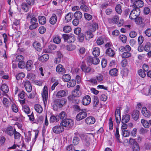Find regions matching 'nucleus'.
<instances>
[{
  "instance_id": "1",
  "label": "nucleus",
  "mask_w": 151,
  "mask_h": 151,
  "mask_svg": "<svg viewBox=\"0 0 151 151\" xmlns=\"http://www.w3.org/2000/svg\"><path fill=\"white\" fill-rule=\"evenodd\" d=\"M131 47L129 45H126L125 46H121L119 49V52H123L121 56L123 58L126 59L131 57L132 54L129 52L131 50Z\"/></svg>"
},
{
  "instance_id": "2",
  "label": "nucleus",
  "mask_w": 151,
  "mask_h": 151,
  "mask_svg": "<svg viewBox=\"0 0 151 151\" xmlns=\"http://www.w3.org/2000/svg\"><path fill=\"white\" fill-rule=\"evenodd\" d=\"M60 124L63 127H65L69 128L73 126V122L71 119H66L63 120L60 123Z\"/></svg>"
},
{
  "instance_id": "3",
  "label": "nucleus",
  "mask_w": 151,
  "mask_h": 151,
  "mask_svg": "<svg viewBox=\"0 0 151 151\" xmlns=\"http://www.w3.org/2000/svg\"><path fill=\"white\" fill-rule=\"evenodd\" d=\"M87 60L88 63L89 65L92 64L97 65L100 62L99 58L95 57H92L91 56H88L87 58Z\"/></svg>"
},
{
  "instance_id": "4",
  "label": "nucleus",
  "mask_w": 151,
  "mask_h": 151,
  "mask_svg": "<svg viewBox=\"0 0 151 151\" xmlns=\"http://www.w3.org/2000/svg\"><path fill=\"white\" fill-rule=\"evenodd\" d=\"M42 96L44 106L45 107L47 105V87L46 86H44L43 91L42 92Z\"/></svg>"
},
{
  "instance_id": "5",
  "label": "nucleus",
  "mask_w": 151,
  "mask_h": 151,
  "mask_svg": "<svg viewBox=\"0 0 151 151\" xmlns=\"http://www.w3.org/2000/svg\"><path fill=\"white\" fill-rule=\"evenodd\" d=\"M80 112L76 116V119L77 121H80L85 118L87 115V112L84 111Z\"/></svg>"
},
{
  "instance_id": "6",
  "label": "nucleus",
  "mask_w": 151,
  "mask_h": 151,
  "mask_svg": "<svg viewBox=\"0 0 151 151\" xmlns=\"http://www.w3.org/2000/svg\"><path fill=\"white\" fill-rule=\"evenodd\" d=\"M91 101L90 97L88 95L83 97L82 100V104L85 106H87L89 104Z\"/></svg>"
},
{
  "instance_id": "7",
  "label": "nucleus",
  "mask_w": 151,
  "mask_h": 151,
  "mask_svg": "<svg viewBox=\"0 0 151 151\" xmlns=\"http://www.w3.org/2000/svg\"><path fill=\"white\" fill-rule=\"evenodd\" d=\"M52 130L53 132L57 134L60 133L64 130V128L61 125L56 126L53 127Z\"/></svg>"
},
{
  "instance_id": "8",
  "label": "nucleus",
  "mask_w": 151,
  "mask_h": 151,
  "mask_svg": "<svg viewBox=\"0 0 151 151\" xmlns=\"http://www.w3.org/2000/svg\"><path fill=\"white\" fill-rule=\"evenodd\" d=\"M141 113L146 118H149L151 116L150 111L147 110L145 107H144L142 108Z\"/></svg>"
},
{
  "instance_id": "9",
  "label": "nucleus",
  "mask_w": 151,
  "mask_h": 151,
  "mask_svg": "<svg viewBox=\"0 0 151 151\" xmlns=\"http://www.w3.org/2000/svg\"><path fill=\"white\" fill-rule=\"evenodd\" d=\"M15 130L16 129H14L12 127L10 126L6 128L5 132L8 135L12 136L13 135Z\"/></svg>"
},
{
  "instance_id": "10",
  "label": "nucleus",
  "mask_w": 151,
  "mask_h": 151,
  "mask_svg": "<svg viewBox=\"0 0 151 151\" xmlns=\"http://www.w3.org/2000/svg\"><path fill=\"white\" fill-rule=\"evenodd\" d=\"M96 122L95 118L93 116H89L87 117L85 120L86 123L88 125L94 124Z\"/></svg>"
},
{
  "instance_id": "11",
  "label": "nucleus",
  "mask_w": 151,
  "mask_h": 151,
  "mask_svg": "<svg viewBox=\"0 0 151 151\" xmlns=\"http://www.w3.org/2000/svg\"><path fill=\"white\" fill-rule=\"evenodd\" d=\"M56 71L60 74H63L65 72V70L61 64L58 65L56 68Z\"/></svg>"
},
{
  "instance_id": "12",
  "label": "nucleus",
  "mask_w": 151,
  "mask_h": 151,
  "mask_svg": "<svg viewBox=\"0 0 151 151\" xmlns=\"http://www.w3.org/2000/svg\"><path fill=\"white\" fill-rule=\"evenodd\" d=\"M68 94V91L66 90H60L57 92L56 96L58 98H60L67 95Z\"/></svg>"
},
{
  "instance_id": "13",
  "label": "nucleus",
  "mask_w": 151,
  "mask_h": 151,
  "mask_svg": "<svg viewBox=\"0 0 151 151\" xmlns=\"http://www.w3.org/2000/svg\"><path fill=\"white\" fill-rule=\"evenodd\" d=\"M24 86L27 92H30L31 91L32 87L29 81H26L24 83Z\"/></svg>"
},
{
  "instance_id": "14",
  "label": "nucleus",
  "mask_w": 151,
  "mask_h": 151,
  "mask_svg": "<svg viewBox=\"0 0 151 151\" xmlns=\"http://www.w3.org/2000/svg\"><path fill=\"white\" fill-rule=\"evenodd\" d=\"M139 111L136 110H134L132 114V116L133 119L135 121H137L139 117Z\"/></svg>"
},
{
  "instance_id": "15",
  "label": "nucleus",
  "mask_w": 151,
  "mask_h": 151,
  "mask_svg": "<svg viewBox=\"0 0 151 151\" xmlns=\"http://www.w3.org/2000/svg\"><path fill=\"white\" fill-rule=\"evenodd\" d=\"M63 57V55L60 51L57 52V57L55 59L54 63L57 64L59 63L61 61V58Z\"/></svg>"
},
{
  "instance_id": "16",
  "label": "nucleus",
  "mask_w": 151,
  "mask_h": 151,
  "mask_svg": "<svg viewBox=\"0 0 151 151\" xmlns=\"http://www.w3.org/2000/svg\"><path fill=\"white\" fill-rule=\"evenodd\" d=\"M106 54L111 57H113L115 55L114 51L112 49L109 48H107L106 51Z\"/></svg>"
},
{
  "instance_id": "17",
  "label": "nucleus",
  "mask_w": 151,
  "mask_h": 151,
  "mask_svg": "<svg viewBox=\"0 0 151 151\" xmlns=\"http://www.w3.org/2000/svg\"><path fill=\"white\" fill-rule=\"evenodd\" d=\"M57 19V18L56 14H53L50 19L49 22L51 24L54 25L56 23Z\"/></svg>"
},
{
  "instance_id": "18",
  "label": "nucleus",
  "mask_w": 151,
  "mask_h": 151,
  "mask_svg": "<svg viewBox=\"0 0 151 151\" xmlns=\"http://www.w3.org/2000/svg\"><path fill=\"white\" fill-rule=\"evenodd\" d=\"M33 67V62L31 60H28L27 62L25 67L27 71L31 70Z\"/></svg>"
},
{
  "instance_id": "19",
  "label": "nucleus",
  "mask_w": 151,
  "mask_h": 151,
  "mask_svg": "<svg viewBox=\"0 0 151 151\" xmlns=\"http://www.w3.org/2000/svg\"><path fill=\"white\" fill-rule=\"evenodd\" d=\"M144 3L141 0H137L134 5H132V7H137L139 8L142 7L144 6Z\"/></svg>"
},
{
  "instance_id": "20",
  "label": "nucleus",
  "mask_w": 151,
  "mask_h": 151,
  "mask_svg": "<svg viewBox=\"0 0 151 151\" xmlns=\"http://www.w3.org/2000/svg\"><path fill=\"white\" fill-rule=\"evenodd\" d=\"M66 99L64 98L58 99L57 101V105L60 108H61L66 103Z\"/></svg>"
},
{
  "instance_id": "21",
  "label": "nucleus",
  "mask_w": 151,
  "mask_h": 151,
  "mask_svg": "<svg viewBox=\"0 0 151 151\" xmlns=\"http://www.w3.org/2000/svg\"><path fill=\"white\" fill-rule=\"evenodd\" d=\"M75 18L78 20H81L82 17L83 15L82 13L79 11H77L73 14Z\"/></svg>"
},
{
  "instance_id": "22",
  "label": "nucleus",
  "mask_w": 151,
  "mask_h": 151,
  "mask_svg": "<svg viewBox=\"0 0 151 151\" xmlns=\"http://www.w3.org/2000/svg\"><path fill=\"white\" fill-rule=\"evenodd\" d=\"M1 89L4 93V94L3 95H6L9 91L8 86L5 84H3L2 85Z\"/></svg>"
},
{
  "instance_id": "23",
  "label": "nucleus",
  "mask_w": 151,
  "mask_h": 151,
  "mask_svg": "<svg viewBox=\"0 0 151 151\" xmlns=\"http://www.w3.org/2000/svg\"><path fill=\"white\" fill-rule=\"evenodd\" d=\"M130 119V115L128 114H126L122 117V123H126L129 121Z\"/></svg>"
},
{
  "instance_id": "24",
  "label": "nucleus",
  "mask_w": 151,
  "mask_h": 151,
  "mask_svg": "<svg viewBox=\"0 0 151 151\" xmlns=\"http://www.w3.org/2000/svg\"><path fill=\"white\" fill-rule=\"evenodd\" d=\"M81 68L82 71L85 73H88L91 70V68L90 67L86 66L84 65H83L81 66Z\"/></svg>"
},
{
  "instance_id": "25",
  "label": "nucleus",
  "mask_w": 151,
  "mask_h": 151,
  "mask_svg": "<svg viewBox=\"0 0 151 151\" xmlns=\"http://www.w3.org/2000/svg\"><path fill=\"white\" fill-rule=\"evenodd\" d=\"M33 46L38 51L40 52L41 51L42 47L39 43L34 42L33 44Z\"/></svg>"
},
{
  "instance_id": "26",
  "label": "nucleus",
  "mask_w": 151,
  "mask_h": 151,
  "mask_svg": "<svg viewBox=\"0 0 151 151\" xmlns=\"http://www.w3.org/2000/svg\"><path fill=\"white\" fill-rule=\"evenodd\" d=\"M100 50L99 48L95 47L93 48L92 53L94 57H97L99 56L100 55Z\"/></svg>"
},
{
  "instance_id": "27",
  "label": "nucleus",
  "mask_w": 151,
  "mask_h": 151,
  "mask_svg": "<svg viewBox=\"0 0 151 151\" xmlns=\"http://www.w3.org/2000/svg\"><path fill=\"white\" fill-rule=\"evenodd\" d=\"M73 16V14L72 13L70 12L68 13L65 17V22H68L70 21L72 19Z\"/></svg>"
},
{
  "instance_id": "28",
  "label": "nucleus",
  "mask_w": 151,
  "mask_h": 151,
  "mask_svg": "<svg viewBox=\"0 0 151 151\" xmlns=\"http://www.w3.org/2000/svg\"><path fill=\"white\" fill-rule=\"evenodd\" d=\"M93 35L90 31H87L85 34V37L86 40H88L93 37Z\"/></svg>"
},
{
  "instance_id": "29",
  "label": "nucleus",
  "mask_w": 151,
  "mask_h": 151,
  "mask_svg": "<svg viewBox=\"0 0 151 151\" xmlns=\"http://www.w3.org/2000/svg\"><path fill=\"white\" fill-rule=\"evenodd\" d=\"M109 73L112 76H116L118 75V70L116 68L112 69L110 70Z\"/></svg>"
},
{
  "instance_id": "30",
  "label": "nucleus",
  "mask_w": 151,
  "mask_h": 151,
  "mask_svg": "<svg viewBox=\"0 0 151 151\" xmlns=\"http://www.w3.org/2000/svg\"><path fill=\"white\" fill-rule=\"evenodd\" d=\"M67 86L68 88L73 87H74L76 84V80L72 79L68 82Z\"/></svg>"
},
{
  "instance_id": "31",
  "label": "nucleus",
  "mask_w": 151,
  "mask_h": 151,
  "mask_svg": "<svg viewBox=\"0 0 151 151\" xmlns=\"http://www.w3.org/2000/svg\"><path fill=\"white\" fill-rule=\"evenodd\" d=\"M134 9L132 11L133 12V13L135 14V15L137 17L139 15L140 13V10L139 8L137 7H132Z\"/></svg>"
},
{
  "instance_id": "32",
  "label": "nucleus",
  "mask_w": 151,
  "mask_h": 151,
  "mask_svg": "<svg viewBox=\"0 0 151 151\" xmlns=\"http://www.w3.org/2000/svg\"><path fill=\"white\" fill-rule=\"evenodd\" d=\"M35 109L38 113H41L43 109L41 106L38 104H36L35 105Z\"/></svg>"
},
{
  "instance_id": "33",
  "label": "nucleus",
  "mask_w": 151,
  "mask_h": 151,
  "mask_svg": "<svg viewBox=\"0 0 151 151\" xmlns=\"http://www.w3.org/2000/svg\"><path fill=\"white\" fill-rule=\"evenodd\" d=\"M22 111L26 114H28L30 112V110L29 107L27 105H22Z\"/></svg>"
},
{
  "instance_id": "34",
  "label": "nucleus",
  "mask_w": 151,
  "mask_h": 151,
  "mask_svg": "<svg viewBox=\"0 0 151 151\" xmlns=\"http://www.w3.org/2000/svg\"><path fill=\"white\" fill-rule=\"evenodd\" d=\"M141 122L144 127L146 128H148L149 127V124L148 122L144 119L141 120Z\"/></svg>"
},
{
  "instance_id": "35",
  "label": "nucleus",
  "mask_w": 151,
  "mask_h": 151,
  "mask_svg": "<svg viewBox=\"0 0 151 151\" xmlns=\"http://www.w3.org/2000/svg\"><path fill=\"white\" fill-rule=\"evenodd\" d=\"M58 115V116L59 117V119L60 118V119H62V120L64 119H66L67 115L66 112L64 111H62L61 113H60Z\"/></svg>"
},
{
  "instance_id": "36",
  "label": "nucleus",
  "mask_w": 151,
  "mask_h": 151,
  "mask_svg": "<svg viewBox=\"0 0 151 151\" xmlns=\"http://www.w3.org/2000/svg\"><path fill=\"white\" fill-rule=\"evenodd\" d=\"M38 19L39 22L41 24H44L46 22V18L44 16H40L38 17Z\"/></svg>"
},
{
  "instance_id": "37",
  "label": "nucleus",
  "mask_w": 151,
  "mask_h": 151,
  "mask_svg": "<svg viewBox=\"0 0 151 151\" xmlns=\"http://www.w3.org/2000/svg\"><path fill=\"white\" fill-rule=\"evenodd\" d=\"M145 71L142 69H140L138 71V75L141 78H144L146 76Z\"/></svg>"
},
{
  "instance_id": "38",
  "label": "nucleus",
  "mask_w": 151,
  "mask_h": 151,
  "mask_svg": "<svg viewBox=\"0 0 151 151\" xmlns=\"http://www.w3.org/2000/svg\"><path fill=\"white\" fill-rule=\"evenodd\" d=\"M144 46V50L146 52H149L151 47V44L149 42H147Z\"/></svg>"
},
{
  "instance_id": "39",
  "label": "nucleus",
  "mask_w": 151,
  "mask_h": 151,
  "mask_svg": "<svg viewBox=\"0 0 151 151\" xmlns=\"http://www.w3.org/2000/svg\"><path fill=\"white\" fill-rule=\"evenodd\" d=\"M70 76L68 74H65L63 75L62 76V79L64 82H68L70 79Z\"/></svg>"
},
{
  "instance_id": "40",
  "label": "nucleus",
  "mask_w": 151,
  "mask_h": 151,
  "mask_svg": "<svg viewBox=\"0 0 151 151\" xmlns=\"http://www.w3.org/2000/svg\"><path fill=\"white\" fill-rule=\"evenodd\" d=\"M25 76V74L24 73L21 72L18 73L16 76V78L17 80L22 79Z\"/></svg>"
},
{
  "instance_id": "41",
  "label": "nucleus",
  "mask_w": 151,
  "mask_h": 151,
  "mask_svg": "<svg viewBox=\"0 0 151 151\" xmlns=\"http://www.w3.org/2000/svg\"><path fill=\"white\" fill-rule=\"evenodd\" d=\"M114 135L117 142H121L119 139L120 135L119 133V128L118 127L116 128V131L114 133Z\"/></svg>"
},
{
  "instance_id": "42",
  "label": "nucleus",
  "mask_w": 151,
  "mask_h": 151,
  "mask_svg": "<svg viewBox=\"0 0 151 151\" xmlns=\"http://www.w3.org/2000/svg\"><path fill=\"white\" fill-rule=\"evenodd\" d=\"M144 19L141 17H139L136 18L135 19V21L136 23L138 25H140L143 23Z\"/></svg>"
},
{
  "instance_id": "43",
  "label": "nucleus",
  "mask_w": 151,
  "mask_h": 151,
  "mask_svg": "<svg viewBox=\"0 0 151 151\" xmlns=\"http://www.w3.org/2000/svg\"><path fill=\"white\" fill-rule=\"evenodd\" d=\"M59 120V117L58 115H57L56 116H51L50 120V122H53L55 121H58Z\"/></svg>"
},
{
  "instance_id": "44",
  "label": "nucleus",
  "mask_w": 151,
  "mask_h": 151,
  "mask_svg": "<svg viewBox=\"0 0 151 151\" xmlns=\"http://www.w3.org/2000/svg\"><path fill=\"white\" fill-rule=\"evenodd\" d=\"M56 48V47L55 45H49L48 48V53L52 52V51L55 50Z\"/></svg>"
},
{
  "instance_id": "45",
  "label": "nucleus",
  "mask_w": 151,
  "mask_h": 151,
  "mask_svg": "<svg viewBox=\"0 0 151 151\" xmlns=\"http://www.w3.org/2000/svg\"><path fill=\"white\" fill-rule=\"evenodd\" d=\"M115 10L118 14H121L122 12L121 5L120 4L117 5L115 7Z\"/></svg>"
},
{
  "instance_id": "46",
  "label": "nucleus",
  "mask_w": 151,
  "mask_h": 151,
  "mask_svg": "<svg viewBox=\"0 0 151 151\" xmlns=\"http://www.w3.org/2000/svg\"><path fill=\"white\" fill-rule=\"evenodd\" d=\"M76 39L73 34L70 35V37L68 41V42L71 43L74 42L75 40Z\"/></svg>"
},
{
  "instance_id": "47",
  "label": "nucleus",
  "mask_w": 151,
  "mask_h": 151,
  "mask_svg": "<svg viewBox=\"0 0 151 151\" xmlns=\"http://www.w3.org/2000/svg\"><path fill=\"white\" fill-rule=\"evenodd\" d=\"M3 104L6 107H8L10 105V102L9 101L8 99L6 98H4L3 99Z\"/></svg>"
},
{
  "instance_id": "48",
  "label": "nucleus",
  "mask_w": 151,
  "mask_h": 151,
  "mask_svg": "<svg viewBox=\"0 0 151 151\" xmlns=\"http://www.w3.org/2000/svg\"><path fill=\"white\" fill-rule=\"evenodd\" d=\"M31 25L29 27V29L32 30L36 29L38 27V23H36L34 22H31Z\"/></svg>"
},
{
  "instance_id": "49",
  "label": "nucleus",
  "mask_w": 151,
  "mask_h": 151,
  "mask_svg": "<svg viewBox=\"0 0 151 151\" xmlns=\"http://www.w3.org/2000/svg\"><path fill=\"white\" fill-rule=\"evenodd\" d=\"M103 75L100 73L98 74L96 76V78L99 82H101L103 81L104 79Z\"/></svg>"
},
{
  "instance_id": "50",
  "label": "nucleus",
  "mask_w": 151,
  "mask_h": 151,
  "mask_svg": "<svg viewBox=\"0 0 151 151\" xmlns=\"http://www.w3.org/2000/svg\"><path fill=\"white\" fill-rule=\"evenodd\" d=\"M21 7L22 9L24 10V12H27L29 10V6L26 3L22 4Z\"/></svg>"
},
{
  "instance_id": "51",
  "label": "nucleus",
  "mask_w": 151,
  "mask_h": 151,
  "mask_svg": "<svg viewBox=\"0 0 151 151\" xmlns=\"http://www.w3.org/2000/svg\"><path fill=\"white\" fill-rule=\"evenodd\" d=\"M99 103V100L97 96H94L93 101V106L96 107Z\"/></svg>"
},
{
  "instance_id": "52",
  "label": "nucleus",
  "mask_w": 151,
  "mask_h": 151,
  "mask_svg": "<svg viewBox=\"0 0 151 151\" xmlns=\"http://www.w3.org/2000/svg\"><path fill=\"white\" fill-rule=\"evenodd\" d=\"M96 42L97 45H100L104 43L103 39L102 37H99L97 40Z\"/></svg>"
},
{
  "instance_id": "53",
  "label": "nucleus",
  "mask_w": 151,
  "mask_h": 151,
  "mask_svg": "<svg viewBox=\"0 0 151 151\" xmlns=\"http://www.w3.org/2000/svg\"><path fill=\"white\" fill-rule=\"evenodd\" d=\"M80 8L83 11L87 12L90 9V7L87 6L86 5H81L80 7Z\"/></svg>"
},
{
  "instance_id": "54",
  "label": "nucleus",
  "mask_w": 151,
  "mask_h": 151,
  "mask_svg": "<svg viewBox=\"0 0 151 151\" xmlns=\"http://www.w3.org/2000/svg\"><path fill=\"white\" fill-rule=\"evenodd\" d=\"M85 35L83 33H80L78 35V39L80 42H83L84 40Z\"/></svg>"
},
{
  "instance_id": "55",
  "label": "nucleus",
  "mask_w": 151,
  "mask_h": 151,
  "mask_svg": "<svg viewBox=\"0 0 151 151\" xmlns=\"http://www.w3.org/2000/svg\"><path fill=\"white\" fill-rule=\"evenodd\" d=\"M66 47L67 50L68 51H72L76 48V46L72 45H67Z\"/></svg>"
},
{
  "instance_id": "56",
  "label": "nucleus",
  "mask_w": 151,
  "mask_h": 151,
  "mask_svg": "<svg viewBox=\"0 0 151 151\" xmlns=\"http://www.w3.org/2000/svg\"><path fill=\"white\" fill-rule=\"evenodd\" d=\"M14 138L15 139H19L20 138L21 134L19 132H17L16 130L15 131L13 134Z\"/></svg>"
},
{
  "instance_id": "57",
  "label": "nucleus",
  "mask_w": 151,
  "mask_h": 151,
  "mask_svg": "<svg viewBox=\"0 0 151 151\" xmlns=\"http://www.w3.org/2000/svg\"><path fill=\"white\" fill-rule=\"evenodd\" d=\"M119 39L123 43H125L127 40V37L124 35H121L119 36Z\"/></svg>"
},
{
  "instance_id": "58",
  "label": "nucleus",
  "mask_w": 151,
  "mask_h": 151,
  "mask_svg": "<svg viewBox=\"0 0 151 151\" xmlns=\"http://www.w3.org/2000/svg\"><path fill=\"white\" fill-rule=\"evenodd\" d=\"M71 30V27L69 26H65L63 28V31L65 32H69Z\"/></svg>"
},
{
  "instance_id": "59",
  "label": "nucleus",
  "mask_w": 151,
  "mask_h": 151,
  "mask_svg": "<svg viewBox=\"0 0 151 151\" xmlns=\"http://www.w3.org/2000/svg\"><path fill=\"white\" fill-rule=\"evenodd\" d=\"M92 30L93 31H95L96 29H98V24L96 22H93L92 24L91 25Z\"/></svg>"
},
{
  "instance_id": "60",
  "label": "nucleus",
  "mask_w": 151,
  "mask_h": 151,
  "mask_svg": "<svg viewBox=\"0 0 151 151\" xmlns=\"http://www.w3.org/2000/svg\"><path fill=\"white\" fill-rule=\"evenodd\" d=\"M119 20V17L117 15L115 16L111 19V21L113 23H118Z\"/></svg>"
},
{
  "instance_id": "61",
  "label": "nucleus",
  "mask_w": 151,
  "mask_h": 151,
  "mask_svg": "<svg viewBox=\"0 0 151 151\" xmlns=\"http://www.w3.org/2000/svg\"><path fill=\"white\" fill-rule=\"evenodd\" d=\"M18 64V67L19 68L21 69H23L25 68V63L23 61H20L19 62Z\"/></svg>"
},
{
  "instance_id": "62",
  "label": "nucleus",
  "mask_w": 151,
  "mask_h": 151,
  "mask_svg": "<svg viewBox=\"0 0 151 151\" xmlns=\"http://www.w3.org/2000/svg\"><path fill=\"white\" fill-rule=\"evenodd\" d=\"M53 42L55 43L58 44L61 42V39L59 36L55 37L53 39Z\"/></svg>"
},
{
  "instance_id": "63",
  "label": "nucleus",
  "mask_w": 151,
  "mask_h": 151,
  "mask_svg": "<svg viewBox=\"0 0 151 151\" xmlns=\"http://www.w3.org/2000/svg\"><path fill=\"white\" fill-rule=\"evenodd\" d=\"M122 135L124 137H128L129 135V132L127 130H122Z\"/></svg>"
},
{
  "instance_id": "64",
  "label": "nucleus",
  "mask_w": 151,
  "mask_h": 151,
  "mask_svg": "<svg viewBox=\"0 0 151 151\" xmlns=\"http://www.w3.org/2000/svg\"><path fill=\"white\" fill-rule=\"evenodd\" d=\"M145 34L148 37H150L151 36V29L147 28L145 31Z\"/></svg>"
}]
</instances>
